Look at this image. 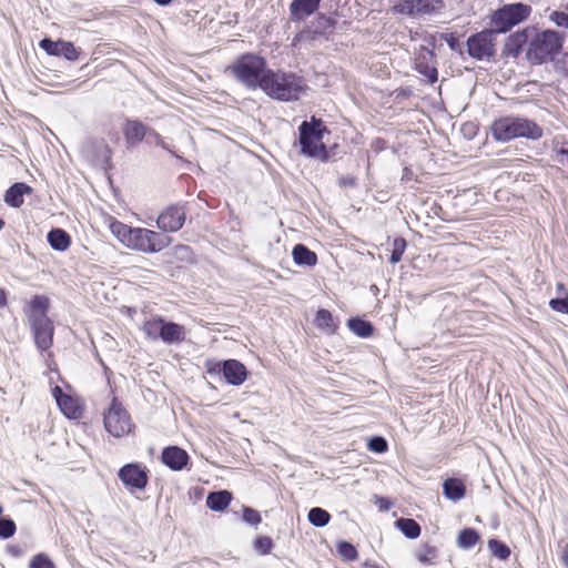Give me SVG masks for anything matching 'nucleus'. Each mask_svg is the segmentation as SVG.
Returning a JSON list of instances; mask_svg holds the SVG:
<instances>
[{"mask_svg": "<svg viewBox=\"0 0 568 568\" xmlns=\"http://www.w3.org/2000/svg\"><path fill=\"white\" fill-rule=\"evenodd\" d=\"M109 230L128 248L144 253L160 252L171 243V237L166 235L148 229L131 227L116 220L110 222Z\"/></svg>", "mask_w": 568, "mask_h": 568, "instance_id": "1", "label": "nucleus"}, {"mask_svg": "<svg viewBox=\"0 0 568 568\" xmlns=\"http://www.w3.org/2000/svg\"><path fill=\"white\" fill-rule=\"evenodd\" d=\"M261 89L273 99L293 101L300 99L305 92L306 84L301 77L294 73L268 70L263 77Z\"/></svg>", "mask_w": 568, "mask_h": 568, "instance_id": "2", "label": "nucleus"}, {"mask_svg": "<svg viewBox=\"0 0 568 568\" xmlns=\"http://www.w3.org/2000/svg\"><path fill=\"white\" fill-rule=\"evenodd\" d=\"M493 136L503 142L516 138L537 140L542 135V129L534 121L526 118L505 116L496 120L491 125Z\"/></svg>", "mask_w": 568, "mask_h": 568, "instance_id": "3", "label": "nucleus"}, {"mask_svg": "<svg viewBox=\"0 0 568 568\" xmlns=\"http://www.w3.org/2000/svg\"><path fill=\"white\" fill-rule=\"evenodd\" d=\"M298 132L301 153L321 161H327L328 153L323 138L328 131L322 120L312 116L310 121L302 122Z\"/></svg>", "mask_w": 568, "mask_h": 568, "instance_id": "4", "label": "nucleus"}, {"mask_svg": "<svg viewBox=\"0 0 568 568\" xmlns=\"http://www.w3.org/2000/svg\"><path fill=\"white\" fill-rule=\"evenodd\" d=\"M234 77L248 89L261 88L263 77L266 74V62L254 54L240 57L231 67Z\"/></svg>", "mask_w": 568, "mask_h": 568, "instance_id": "5", "label": "nucleus"}, {"mask_svg": "<svg viewBox=\"0 0 568 568\" xmlns=\"http://www.w3.org/2000/svg\"><path fill=\"white\" fill-rule=\"evenodd\" d=\"M564 34L554 30H544L535 34L529 43L528 55L535 63H541L559 53Z\"/></svg>", "mask_w": 568, "mask_h": 568, "instance_id": "6", "label": "nucleus"}, {"mask_svg": "<svg viewBox=\"0 0 568 568\" xmlns=\"http://www.w3.org/2000/svg\"><path fill=\"white\" fill-rule=\"evenodd\" d=\"M531 7L521 2L505 4L496 10L491 17V24L496 33H505L515 26L527 20L531 14Z\"/></svg>", "mask_w": 568, "mask_h": 568, "instance_id": "7", "label": "nucleus"}, {"mask_svg": "<svg viewBox=\"0 0 568 568\" xmlns=\"http://www.w3.org/2000/svg\"><path fill=\"white\" fill-rule=\"evenodd\" d=\"M468 54L476 60H490L496 54V32L491 30H483L468 38Z\"/></svg>", "mask_w": 568, "mask_h": 568, "instance_id": "8", "label": "nucleus"}, {"mask_svg": "<svg viewBox=\"0 0 568 568\" xmlns=\"http://www.w3.org/2000/svg\"><path fill=\"white\" fill-rule=\"evenodd\" d=\"M104 426L114 437H122L132 429L131 417L116 398H113L108 412L104 414Z\"/></svg>", "mask_w": 568, "mask_h": 568, "instance_id": "9", "label": "nucleus"}, {"mask_svg": "<svg viewBox=\"0 0 568 568\" xmlns=\"http://www.w3.org/2000/svg\"><path fill=\"white\" fill-rule=\"evenodd\" d=\"M207 371L210 373H223L226 382L235 386L243 384L247 377L246 367L236 359L210 361L207 362Z\"/></svg>", "mask_w": 568, "mask_h": 568, "instance_id": "10", "label": "nucleus"}, {"mask_svg": "<svg viewBox=\"0 0 568 568\" xmlns=\"http://www.w3.org/2000/svg\"><path fill=\"white\" fill-rule=\"evenodd\" d=\"M333 21L324 16L317 17L312 23L294 38V44L308 43L313 44L317 39L324 37L327 39L328 34L333 31Z\"/></svg>", "mask_w": 568, "mask_h": 568, "instance_id": "11", "label": "nucleus"}, {"mask_svg": "<svg viewBox=\"0 0 568 568\" xmlns=\"http://www.w3.org/2000/svg\"><path fill=\"white\" fill-rule=\"evenodd\" d=\"M50 302L44 295H34L23 306V313L28 318L29 325H36L51 320L48 316Z\"/></svg>", "mask_w": 568, "mask_h": 568, "instance_id": "12", "label": "nucleus"}, {"mask_svg": "<svg viewBox=\"0 0 568 568\" xmlns=\"http://www.w3.org/2000/svg\"><path fill=\"white\" fill-rule=\"evenodd\" d=\"M185 222V211L183 207L172 205L165 209L158 217L156 225L164 232H176Z\"/></svg>", "mask_w": 568, "mask_h": 568, "instance_id": "13", "label": "nucleus"}, {"mask_svg": "<svg viewBox=\"0 0 568 568\" xmlns=\"http://www.w3.org/2000/svg\"><path fill=\"white\" fill-rule=\"evenodd\" d=\"M119 478L130 488L143 489L148 484L145 468L139 464H126L119 470Z\"/></svg>", "mask_w": 568, "mask_h": 568, "instance_id": "14", "label": "nucleus"}, {"mask_svg": "<svg viewBox=\"0 0 568 568\" xmlns=\"http://www.w3.org/2000/svg\"><path fill=\"white\" fill-rule=\"evenodd\" d=\"M415 69L430 83L437 80L435 55L429 47L422 45L415 58Z\"/></svg>", "mask_w": 568, "mask_h": 568, "instance_id": "15", "label": "nucleus"}, {"mask_svg": "<svg viewBox=\"0 0 568 568\" xmlns=\"http://www.w3.org/2000/svg\"><path fill=\"white\" fill-rule=\"evenodd\" d=\"M40 48L50 55L64 57L67 60L74 61L79 58V51L69 41H52L51 39H43L40 41Z\"/></svg>", "mask_w": 568, "mask_h": 568, "instance_id": "16", "label": "nucleus"}, {"mask_svg": "<svg viewBox=\"0 0 568 568\" xmlns=\"http://www.w3.org/2000/svg\"><path fill=\"white\" fill-rule=\"evenodd\" d=\"M30 328L38 349L48 351L53 344L54 325L52 320L32 325Z\"/></svg>", "mask_w": 568, "mask_h": 568, "instance_id": "17", "label": "nucleus"}, {"mask_svg": "<svg viewBox=\"0 0 568 568\" xmlns=\"http://www.w3.org/2000/svg\"><path fill=\"white\" fill-rule=\"evenodd\" d=\"M52 395L55 398L59 408L68 418L75 419L81 416V407L78 404V400L70 395L64 394L59 386H55L52 389Z\"/></svg>", "mask_w": 568, "mask_h": 568, "instance_id": "18", "label": "nucleus"}, {"mask_svg": "<svg viewBox=\"0 0 568 568\" xmlns=\"http://www.w3.org/2000/svg\"><path fill=\"white\" fill-rule=\"evenodd\" d=\"M161 458L163 464L173 470L183 469V467H185L189 462L187 453L178 446H170L164 448Z\"/></svg>", "mask_w": 568, "mask_h": 568, "instance_id": "19", "label": "nucleus"}, {"mask_svg": "<svg viewBox=\"0 0 568 568\" xmlns=\"http://www.w3.org/2000/svg\"><path fill=\"white\" fill-rule=\"evenodd\" d=\"M321 0H293L290 4V13L292 21H302L313 14Z\"/></svg>", "mask_w": 568, "mask_h": 568, "instance_id": "20", "label": "nucleus"}, {"mask_svg": "<svg viewBox=\"0 0 568 568\" xmlns=\"http://www.w3.org/2000/svg\"><path fill=\"white\" fill-rule=\"evenodd\" d=\"M392 10L395 13L413 16L428 12L429 4L427 0H397Z\"/></svg>", "mask_w": 568, "mask_h": 568, "instance_id": "21", "label": "nucleus"}, {"mask_svg": "<svg viewBox=\"0 0 568 568\" xmlns=\"http://www.w3.org/2000/svg\"><path fill=\"white\" fill-rule=\"evenodd\" d=\"M32 192L26 183L19 182L10 186L4 194V202L12 207H20L23 204V196Z\"/></svg>", "mask_w": 568, "mask_h": 568, "instance_id": "22", "label": "nucleus"}, {"mask_svg": "<svg viewBox=\"0 0 568 568\" xmlns=\"http://www.w3.org/2000/svg\"><path fill=\"white\" fill-rule=\"evenodd\" d=\"M148 129L149 128H146L143 123L136 120L128 121L124 128V135L126 142L130 145H135L140 143L148 134Z\"/></svg>", "mask_w": 568, "mask_h": 568, "instance_id": "23", "label": "nucleus"}, {"mask_svg": "<svg viewBox=\"0 0 568 568\" xmlns=\"http://www.w3.org/2000/svg\"><path fill=\"white\" fill-rule=\"evenodd\" d=\"M186 337L185 328L173 322H166L163 326V335H162V342L166 344H179L183 342Z\"/></svg>", "mask_w": 568, "mask_h": 568, "instance_id": "24", "label": "nucleus"}, {"mask_svg": "<svg viewBox=\"0 0 568 568\" xmlns=\"http://www.w3.org/2000/svg\"><path fill=\"white\" fill-rule=\"evenodd\" d=\"M444 495L452 501H458L465 497L466 486L462 479L448 478L443 484Z\"/></svg>", "mask_w": 568, "mask_h": 568, "instance_id": "25", "label": "nucleus"}, {"mask_svg": "<svg viewBox=\"0 0 568 568\" xmlns=\"http://www.w3.org/2000/svg\"><path fill=\"white\" fill-rule=\"evenodd\" d=\"M292 256L295 264L301 266H314L317 263L316 254L303 244L293 247Z\"/></svg>", "mask_w": 568, "mask_h": 568, "instance_id": "26", "label": "nucleus"}, {"mask_svg": "<svg viewBox=\"0 0 568 568\" xmlns=\"http://www.w3.org/2000/svg\"><path fill=\"white\" fill-rule=\"evenodd\" d=\"M232 495L226 490L211 493L207 496L206 505L210 509L215 511L224 510L231 503Z\"/></svg>", "mask_w": 568, "mask_h": 568, "instance_id": "27", "label": "nucleus"}, {"mask_svg": "<svg viewBox=\"0 0 568 568\" xmlns=\"http://www.w3.org/2000/svg\"><path fill=\"white\" fill-rule=\"evenodd\" d=\"M48 242L53 250L65 251L69 248L70 235L61 229H54L48 233Z\"/></svg>", "mask_w": 568, "mask_h": 568, "instance_id": "28", "label": "nucleus"}, {"mask_svg": "<svg viewBox=\"0 0 568 568\" xmlns=\"http://www.w3.org/2000/svg\"><path fill=\"white\" fill-rule=\"evenodd\" d=\"M164 323L162 317H152L143 323L142 331L150 339H162Z\"/></svg>", "mask_w": 568, "mask_h": 568, "instance_id": "29", "label": "nucleus"}, {"mask_svg": "<svg viewBox=\"0 0 568 568\" xmlns=\"http://www.w3.org/2000/svg\"><path fill=\"white\" fill-rule=\"evenodd\" d=\"M314 324L318 329L326 334H333L337 327L332 313L324 308L317 311Z\"/></svg>", "mask_w": 568, "mask_h": 568, "instance_id": "30", "label": "nucleus"}, {"mask_svg": "<svg viewBox=\"0 0 568 568\" xmlns=\"http://www.w3.org/2000/svg\"><path fill=\"white\" fill-rule=\"evenodd\" d=\"M479 540L478 532L473 528L463 529L457 537V546L462 549L474 547Z\"/></svg>", "mask_w": 568, "mask_h": 568, "instance_id": "31", "label": "nucleus"}, {"mask_svg": "<svg viewBox=\"0 0 568 568\" xmlns=\"http://www.w3.org/2000/svg\"><path fill=\"white\" fill-rule=\"evenodd\" d=\"M396 526L399 530L408 538L414 539L420 535L419 525L413 520L407 518H402L396 521Z\"/></svg>", "mask_w": 568, "mask_h": 568, "instance_id": "32", "label": "nucleus"}, {"mask_svg": "<svg viewBox=\"0 0 568 568\" xmlns=\"http://www.w3.org/2000/svg\"><path fill=\"white\" fill-rule=\"evenodd\" d=\"M557 291H558L559 297L552 298L549 302V306L556 312H559L562 314H568V295L562 296L565 294V288L561 283H559L557 285Z\"/></svg>", "mask_w": 568, "mask_h": 568, "instance_id": "33", "label": "nucleus"}, {"mask_svg": "<svg viewBox=\"0 0 568 568\" xmlns=\"http://www.w3.org/2000/svg\"><path fill=\"white\" fill-rule=\"evenodd\" d=\"M329 519L331 515L320 507H314L308 511V520L316 527H324L328 524Z\"/></svg>", "mask_w": 568, "mask_h": 568, "instance_id": "34", "label": "nucleus"}, {"mask_svg": "<svg viewBox=\"0 0 568 568\" xmlns=\"http://www.w3.org/2000/svg\"><path fill=\"white\" fill-rule=\"evenodd\" d=\"M348 327L352 332L361 337H367L372 334L373 327L372 325L359 318H352L348 321Z\"/></svg>", "mask_w": 568, "mask_h": 568, "instance_id": "35", "label": "nucleus"}, {"mask_svg": "<svg viewBox=\"0 0 568 568\" xmlns=\"http://www.w3.org/2000/svg\"><path fill=\"white\" fill-rule=\"evenodd\" d=\"M488 548L494 554V556H496L499 559H507L510 555L509 548L505 544L496 539H491L488 541Z\"/></svg>", "mask_w": 568, "mask_h": 568, "instance_id": "36", "label": "nucleus"}, {"mask_svg": "<svg viewBox=\"0 0 568 568\" xmlns=\"http://www.w3.org/2000/svg\"><path fill=\"white\" fill-rule=\"evenodd\" d=\"M406 247V242L404 239H396L393 243V251L390 255V263L396 264L402 260Z\"/></svg>", "mask_w": 568, "mask_h": 568, "instance_id": "37", "label": "nucleus"}, {"mask_svg": "<svg viewBox=\"0 0 568 568\" xmlns=\"http://www.w3.org/2000/svg\"><path fill=\"white\" fill-rule=\"evenodd\" d=\"M338 554L346 560H355L357 558L356 548L346 541H343L338 545Z\"/></svg>", "mask_w": 568, "mask_h": 568, "instance_id": "38", "label": "nucleus"}, {"mask_svg": "<svg viewBox=\"0 0 568 568\" xmlns=\"http://www.w3.org/2000/svg\"><path fill=\"white\" fill-rule=\"evenodd\" d=\"M16 532V524L11 519H0V538L7 539Z\"/></svg>", "mask_w": 568, "mask_h": 568, "instance_id": "39", "label": "nucleus"}, {"mask_svg": "<svg viewBox=\"0 0 568 568\" xmlns=\"http://www.w3.org/2000/svg\"><path fill=\"white\" fill-rule=\"evenodd\" d=\"M549 20L554 22L559 28L568 29V10L564 11H552L549 14Z\"/></svg>", "mask_w": 568, "mask_h": 568, "instance_id": "40", "label": "nucleus"}, {"mask_svg": "<svg viewBox=\"0 0 568 568\" xmlns=\"http://www.w3.org/2000/svg\"><path fill=\"white\" fill-rule=\"evenodd\" d=\"M436 558V549L430 546H425L417 552V559L423 564H432Z\"/></svg>", "mask_w": 568, "mask_h": 568, "instance_id": "41", "label": "nucleus"}, {"mask_svg": "<svg viewBox=\"0 0 568 568\" xmlns=\"http://www.w3.org/2000/svg\"><path fill=\"white\" fill-rule=\"evenodd\" d=\"M30 568H55V566L45 555L40 554L33 557Z\"/></svg>", "mask_w": 568, "mask_h": 568, "instance_id": "42", "label": "nucleus"}, {"mask_svg": "<svg viewBox=\"0 0 568 568\" xmlns=\"http://www.w3.org/2000/svg\"><path fill=\"white\" fill-rule=\"evenodd\" d=\"M272 546L273 542L270 537H260L256 539L254 544L255 550L258 551L261 555L268 554L271 551Z\"/></svg>", "mask_w": 568, "mask_h": 568, "instance_id": "43", "label": "nucleus"}, {"mask_svg": "<svg viewBox=\"0 0 568 568\" xmlns=\"http://www.w3.org/2000/svg\"><path fill=\"white\" fill-rule=\"evenodd\" d=\"M243 520L250 525L256 526L261 523V516L256 510L245 508L243 511Z\"/></svg>", "mask_w": 568, "mask_h": 568, "instance_id": "44", "label": "nucleus"}, {"mask_svg": "<svg viewBox=\"0 0 568 568\" xmlns=\"http://www.w3.org/2000/svg\"><path fill=\"white\" fill-rule=\"evenodd\" d=\"M145 139H146V142L150 143V144H159L163 149H166V146H165L164 142L162 141L160 134L156 133L155 131L151 130V129H148V134L145 135Z\"/></svg>", "mask_w": 568, "mask_h": 568, "instance_id": "45", "label": "nucleus"}, {"mask_svg": "<svg viewBox=\"0 0 568 568\" xmlns=\"http://www.w3.org/2000/svg\"><path fill=\"white\" fill-rule=\"evenodd\" d=\"M369 448L376 453H383L387 449V444L383 438H375L371 442Z\"/></svg>", "mask_w": 568, "mask_h": 568, "instance_id": "46", "label": "nucleus"}, {"mask_svg": "<svg viewBox=\"0 0 568 568\" xmlns=\"http://www.w3.org/2000/svg\"><path fill=\"white\" fill-rule=\"evenodd\" d=\"M375 504L381 510H388L390 508V503L384 497L375 496Z\"/></svg>", "mask_w": 568, "mask_h": 568, "instance_id": "47", "label": "nucleus"}, {"mask_svg": "<svg viewBox=\"0 0 568 568\" xmlns=\"http://www.w3.org/2000/svg\"><path fill=\"white\" fill-rule=\"evenodd\" d=\"M447 43H448V45H449V48L452 50H457L458 49V40L456 38H454L453 36H450L447 39Z\"/></svg>", "mask_w": 568, "mask_h": 568, "instance_id": "48", "label": "nucleus"}, {"mask_svg": "<svg viewBox=\"0 0 568 568\" xmlns=\"http://www.w3.org/2000/svg\"><path fill=\"white\" fill-rule=\"evenodd\" d=\"M511 41H514L517 45H521V43L525 41L524 34L516 33L510 38Z\"/></svg>", "mask_w": 568, "mask_h": 568, "instance_id": "49", "label": "nucleus"}, {"mask_svg": "<svg viewBox=\"0 0 568 568\" xmlns=\"http://www.w3.org/2000/svg\"><path fill=\"white\" fill-rule=\"evenodd\" d=\"M561 559H562V562L565 564V566L568 567V544L565 546Z\"/></svg>", "mask_w": 568, "mask_h": 568, "instance_id": "50", "label": "nucleus"}, {"mask_svg": "<svg viewBox=\"0 0 568 568\" xmlns=\"http://www.w3.org/2000/svg\"><path fill=\"white\" fill-rule=\"evenodd\" d=\"M7 304V294L3 290H0V306H4Z\"/></svg>", "mask_w": 568, "mask_h": 568, "instance_id": "51", "label": "nucleus"}, {"mask_svg": "<svg viewBox=\"0 0 568 568\" xmlns=\"http://www.w3.org/2000/svg\"><path fill=\"white\" fill-rule=\"evenodd\" d=\"M154 1L161 6H166L171 2V0H154Z\"/></svg>", "mask_w": 568, "mask_h": 568, "instance_id": "52", "label": "nucleus"}, {"mask_svg": "<svg viewBox=\"0 0 568 568\" xmlns=\"http://www.w3.org/2000/svg\"><path fill=\"white\" fill-rule=\"evenodd\" d=\"M3 225H4V222L2 220H0V231L2 230Z\"/></svg>", "mask_w": 568, "mask_h": 568, "instance_id": "53", "label": "nucleus"}, {"mask_svg": "<svg viewBox=\"0 0 568 568\" xmlns=\"http://www.w3.org/2000/svg\"><path fill=\"white\" fill-rule=\"evenodd\" d=\"M566 10H568V2H567V4H566Z\"/></svg>", "mask_w": 568, "mask_h": 568, "instance_id": "54", "label": "nucleus"}]
</instances>
